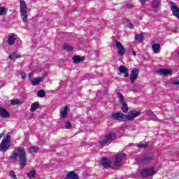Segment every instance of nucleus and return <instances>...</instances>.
<instances>
[{
	"label": "nucleus",
	"mask_w": 179,
	"mask_h": 179,
	"mask_svg": "<svg viewBox=\"0 0 179 179\" xmlns=\"http://www.w3.org/2000/svg\"><path fill=\"white\" fill-rule=\"evenodd\" d=\"M17 157L20 163V166L21 169H24V167L27 166V156H26L24 149L17 148L13 151V154L10 156V159L11 160H16Z\"/></svg>",
	"instance_id": "nucleus-1"
},
{
	"label": "nucleus",
	"mask_w": 179,
	"mask_h": 179,
	"mask_svg": "<svg viewBox=\"0 0 179 179\" xmlns=\"http://www.w3.org/2000/svg\"><path fill=\"white\" fill-rule=\"evenodd\" d=\"M141 115V112L138 110H131L129 111L128 115H125L124 113H112V118L113 120H117L118 121H134V118H136V117H139Z\"/></svg>",
	"instance_id": "nucleus-2"
},
{
	"label": "nucleus",
	"mask_w": 179,
	"mask_h": 179,
	"mask_svg": "<svg viewBox=\"0 0 179 179\" xmlns=\"http://www.w3.org/2000/svg\"><path fill=\"white\" fill-rule=\"evenodd\" d=\"M27 10L29 8H27V4H26V1L24 0L20 1V16L22 22L25 24L28 23L29 19V14H27Z\"/></svg>",
	"instance_id": "nucleus-3"
},
{
	"label": "nucleus",
	"mask_w": 179,
	"mask_h": 179,
	"mask_svg": "<svg viewBox=\"0 0 179 179\" xmlns=\"http://www.w3.org/2000/svg\"><path fill=\"white\" fill-rule=\"evenodd\" d=\"M141 177H153L156 174V169L153 166L144 168L140 170Z\"/></svg>",
	"instance_id": "nucleus-4"
},
{
	"label": "nucleus",
	"mask_w": 179,
	"mask_h": 179,
	"mask_svg": "<svg viewBox=\"0 0 179 179\" xmlns=\"http://www.w3.org/2000/svg\"><path fill=\"white\" fill-rule=\"evenodd\" d=\"M9 139H10V136H6V137L2 140L1 143H0L1 151H6L8 149H9L10 146Z\"/></svg>",
	"instance_id": "nucleus-5"
},
{
	"label": "nucleus",
	"mask_w": 179,
	"mask_h": 179,
	"mask_svg": "<svg viewBox=\"0 0 179 179\" xmlns=\"http://www.w3.org/2000/svg\"><path fill=\"white\" fill-rule=\"evenodd\" d=\"M116 136L117 134L110 133L108 134L103 139L101 140L100 143L101 145H104L105 143H107V142H110V141H114Z\"/></svg>",
	"instance_id": "nucleus-6"
},
{
	"label": "nucleus",
	"mask_w": 179,
	"mask_h": 179,
	"mask_svg": "<svg viewBox=\"0 0 179 179\" xmlns=\"http://www.w3.org/2000/svg\"><path fill=\"white\" fill-rule=\"evenodd\" d=\"M138 76H139V70L138 69H133L130 73L131 83H135V80L138 79Z\"/></svg>",
	"instance_id": "nucleus-7"
},
{
	"label": "nucleus",
	"mask_w": 179,
	"mask_h": 179,
	"mask_svg": "<svg viewBox=\"0 0 179 179\" xmlns=\"http://www.w3.org/2000/svg\"><path fill=\"white\" fill-rule=\"evenodd\" d=\"M157 73L162 76H171L173 75V70L170 69H161L157 71Z\"/></svg>",
	"instance_id": "nucleus-8"
},
{
	"label": "nucleus",
	"mask_w": 179,
	"mask_h": 179,
	"mask_svg": "<svg viewBox=\"0 0 179 179\" xmlns=\"http://www.w3.org/2000/svg\"><path fill=\"white\" fill-rule=\"evenodd\" d=\"M115 45L116 48H117L119 55L120 57H122V55L125 54V48H124V45H122L118 41H115Z\"/></svg>",
	"instance_id": "nucleus-9"
},
{
	"label": "nucleus",
	"mask_w": 179,
	"mask_h": 179,
	"mask_svg": "<svg viewBox=\"0 0 179 179\" xmlns=\"http://www.w3.org/2000/svg\"><path fill=\"white\" fill-rule=\"evenodd\" d=\"M171 9L173 16H176V17L179 19V8L177 5H176V3H171Z\"/></svg>",
	"instance_id": "nucleus-10"
},
{
	"label": "nucleus",
	"mask_w": 179,
	"mask_h": 179,
	"mask_svg": "<svg viewBox=\"0 0 179 179\" xmlns=\"http://www.w3.org/2000/svg\"><path fill=\"white\" fill-rule=\"evenodd\" d=\"M16 40H17V35L15 34H11L8 38L7 43L8 44V45H13Z\"/></svg>",
	"instance_id": "nucleus-11"
},
{
	"label": "nucleus",
	"mask_w": 179,
	"mask_h": 179,
	"mask_svg": "<svg viewBox=\"0 0 179 179\" xmlns=\"http://www.w3.org/2000/svg\"><path fill=\"white\" fill-rule=\"evenodd\" d=\"M153 160H155V156L152 155H147L141 159V162L148 164L150 163V162H153Z\"/></svg>",
	"instance_id": "nucleus-12"
},
{
	"label": "nucleus",
	"mask_w": 179,
	"mask_h": 179,
	"mask_svg": "<svg viewBox=\"0 0 179 179\" xmlns=\"http://www.w3.org/2000/svg\"><path fill=\"white\" fill-rule=\"evenodd\" d=\"M124 157H125V155L124 154H117L115 159V165L120 166L122 160H124Z\"/></svg>",
	"instance_id": "nucleus-13"
},
{
	"label": "nucleus",
	"mask_w": 179,
	"mask_h": 179,
	"mask_svg": "<svg viewBox=\"0 0 179 179\" xmlns=\"http://www.w3.org/2000/svg\"><path fill=\"white\" fill-rule=\"evenodd\" d=\"M101 164L105 167V169H110L111 167V161L107 158H103L101 160Z\"/></svg>",
	"instance_id": "nucleus-14"
},
{
	"label": "nucleus",
	"mask_w": 179,
	"mask_h": 179,
	"mask_svg": "<svg viewBox=\"0 0 179 179\" xmlns=\"http://www.w3.org/2000/svg\"><path fill=\"white\" fill-rule=\"evenodd\" d=\"M0 117L2 118H9V117H10V113H9L6 109L0 107Z\"/></svg>",
	"instance_id": "nucleus-15"
},
{
	"label": "nucleus",
	"mask_w": 179,
	"mask_h": 179,
	"mask_svg": "<svg viewBox=\"0 0 179 179\" xmlns=\"http://www.w3.org/2000/svg\"><path fill=\"white\" fill-rule=\"evenodd\" d=\"M66 179H79V176L73 171H70L66 176Z\"/></svg>",
	"instance_id": "nucleus-16"
},
{
	"label": "nucleus",
	"mask_w": 179,
	"mask_h": 179,
	"mask_svg": "<svg viewBox=\"0 0 179 179\" xmlns=\"http://www.w3.org/2000/svg\"><path fill=\"white\" fill-rule=\"evenodd\" d=\"M41 82H43L42 77H37L31 80V83L33 86H38V85H40Z\"/></svg>",
	"instance_id": "nucleus-17"
},
{
	"label": "nucleus",
	"mask_w": 179,
	"mask_h": 179,
	"mask_svg": "<svg viewBox=\"0 0 179 179\" xmlns=\"http://www.w3.org/2000/svg\"><path fill=\"white\" fill-rule=\"evenodd\" d=\"M119 71L120 73H124L125 76V78H128L129 76V74L128 73V69L125 67L124 66H120L119 67Z\"/></svg>",
	"instance_id": "nucleus-18"
},
{
	"label": "nucleus",
	"mask_w": 179,
	"mask_h": 179,
	"mask_svg": "<svg viewBox=\"0 0 179 179\" xmlns=\"http://www.w3.org/2000/svg\"><path fill=\"white\" fill-rule=\"evenodd\" d=\"M40 108V103L38 102H34L31 105L30 110L31 113H34V111H37Z\"/></svg>",
	"instance_id": "nucleus-19"
},
{
	"label": "nucleus",
	"mask_w": 179,
	"mask_h": 179,
	"mask_svg": "<svg viewBox=\"0 0 179 179\" xmlns=\"http://www.w3.org/2000/svg\"><path fill=\"white\" fill-rule=\"evenodd\" d=\"M73 61L74 64H80V62H83V61H85V57H79V56H74L73 57Z\"/></svg>",
	"instance_id": "nucleus-20"
},
{
	"label": "nucleus",
	"mask_w": 179,
	"mask_h": 179,
	"mask_svg": "<svg viewBox=\"0 0 179 179\" xmlns=\"http://www.w3.org/2000/svg\"><path fill=\"white\" fill-rule=\"evenodd\" d=\"M68 110H69V108H68V106H65L64 109L60 111V117L62 118H65V117L68 115Z\"/></svg>",
	"instance_id": "nucleus-21"
},
{
	"label": "nucleus",
	"mask_w": 179,
	"mask_h": 179,
	"mask_svg": "<svg viewBox=\"0 0 179 179\" xmlns=\"http://www.w3.org/2000/svg\"><path fill=\"white\" fill-rule=\"evenodd\" d=\"M152 49L153 50V52H155V54L159 53V51L160 50V44L159 43L152 44Z\"/></svg>",
	"instance_id": "nucleus-22"
},
{
	"label": "nucleus",
	"mask_w": 179,
	"mask_h": 179,
	"mask_svg": "<svg viewBox=\"0 0 179 179\" xmlns=\"http://www.w3.org/2000/svg\"><path fill=\"white\" fill-rule=\"evenodd\" d=\"M135 40L138 43H141L143 40V34H136L135 35Z\"/></svg>",
	"instance_id": "nucleus-23"
},
{
	"label": "nucleus",
	"mask_w": 179,
	"mask_h": 179,
	"mask_svg": "<svg viewBox=\"0 0 179 179\" xmlns=\"http://www.w3.org/2000/svg\"><path fill=\"white\" fill-rule=\"evenodd\" d=\"M147 115L152 118V120H154V121H156V120H157L156 115H155V113H153L152 110H147Z\"/></svg>",
	"instance_id": "nucleus-24"
},
{
	"label": "nucleus",
	"mask_w": 179,
	"mask_h": 179,
	"mask_svg": "<svg viewBox=\"0 0 179 179\" xmlns=\"http://www.w3.org/2000/svg\"><path fill=\"white\" fill-rule=\"evenodd\" d=\"M36 174H37L36 170H31L27 173V176L29 177V178H34Z\"/></svg>",
	"instance_id": "nucleus-25"
},
{
	"label": "nucleus",
	"mask_w": 179,
	"mask_h": 179,
	"mask_svg": "<svg viewBox=\"0 0 179 179\" xmlns=\"http://www.w3.org/2000/svg\"><path fill=\"white\" fill-rule=\"evenodd\" d=\"M9 59H11L12 61H14V59H17V58H20V55L18 53H13L9 55L8 57Z\"/></svg>",
	"instance_id": "nucleus-26"
},
{
	"label": "nucleus",
	"mask_w": 179,
	"mask_h": 179,
	"mask_svg": "<svg viewBox=\"0 0 179 179\" xmlns=\"http://www.w3.org/2000/svg\"><path fill=\"white\" fill-rule=\"evenodd\" d=\"M160 5H161L160 1H159L157 0H153L151 2L152 8H159Z\"/></svg>",
	"instance_id": "nucleus-27"
},
{
	"label": "nucleus",
	"mask_w": 179,
	"mask_h": 179,
	"mask_svg": "<svg viewBox=\"0 0 179 179\" xmlns=\"http://www.w3.org/2000/svg\"><path fill=\"white\" fill-rule=\"evenodd\" d=\"M63 48L64 50H65L66 51H73V46L66 43L63 45Z\"/></svg>",
	"instance_id": "nucleus-28"
},
{
	"label": "nucleus",
	"mask_w": 179,
	"mask_h": 179,
	"mask_svg": "<svg viewBox=\"0 0 179 179\" xmlns=\"http://www.w3.org/2000/svg\"><path fill=\"white\" fill-rule=\"evenodd\" d=\"M8 13V8L5 7H0V16H5Z\"/></svg>",
	"instance_id": "nucleus-29"
},
{
	"label": "nucleus",
	"mask_w": 179,
	"mask_h": 179,
	"mask_svg": "<svg viewBox=\"0 0 179 179\" xmlns=\"http://www.w3.org/2000/svg\"><path fill=\"white\" fill-rule=\"evenodd\" d=\"M40 150V148L37 146L30 147L29 148V153H36V152H38Z\"/></svg>",
	"instance_id": "nucleus-30"
},
{
	"label": "nucleus",
	"mask_w": 179,
	"mask_h": 179,
	"mask_svg": "<svg viewBox=\"0 0 179 179\" xmlns=\"http://www.w3.org/2000/svg\"><path fill=\"white\" fill-rule=\"evenodd\" d=\"M122 104V110L123 113H127L128 112V104H127L126 102H123Z\"/></svg>",
	"instance_id": "nucleus-31"
},
{
	"label": "nucleus",
	"mask_w": 179,
	"mask_h": 179,
	"mask_svg": "<svg viewBox=\"0 0 179 179\" xmlns=\"http://www.w3.org/2000/svg\"><path fill=\"white\" fill-rule=\"evenodd\" d=\"M117 97L119 99V103H124L125 101H124V95L118 92L117 94Z\"/></svg>",
	"instance_id": "nucleus-32"
},
{
	"label": "nucleus",
	"mask_w": 179,
	"mask_h": 179,
	"mask_svg": "<svg viewBox=\"0 0 179 179\" xmlns=\"http://www.w3.org/2000/svg\"><path fill=\"white\" fill-rule=\"evenodd\" d=\"M37 95L38 97L41 98L45 97V92L43 90H40L38 91Z\"/></svg>",
	"instance_id": "nucleus-33"
},
{
	"label": "nucleus",
	"mask_w": 179,
	"mask_h": 179,
	"mask_svg": "<svg viewBox=\"0 0 179 179\" xmlns=\"http://www.w3.org/2000/svg\"><path fill=\"white\" fill-rule=\"evenodd\" d=\"M16 104H20V99H13L11 100V105L12 106H16Z\"/></svg>",
	"instance_id": "nucleus-34"
},
{
	"label": "nucleus",
	"mask_w": 179,
	"mask_h": 179,
	"mask_svg": "<svg viewBox=\"0 0 179 179\" xmlns=\"http://www.w3.org/2000/svg\"><path fill=\"white\" fill-rule=\"evenodd\" d=\"M64 128L66 129H71V128H72V124H71V122H66L64 124Z\"/></svg>",
	"instance_id": "nucleus-35"
},
{
	"label": "nucleus",
	"mask_w": 179,
	"mask_h": 179,
	"mask_svg": "<svg viewBox=\"0 0 179 179\" xmlns=\"http://www.w3.org/2000/svg\"><path fill=\"white\" fill-rule=\"evenodd\" d=\"M10 177H13L14 179H16V174H15V171H11L10 172Z\"/></svg>",
	"instance_id": "nucleus-36"
},
{
	"label": "nucleus",
	"mask_w": 179,
	"mask_h": 179,
	"mask_svg": "<svg viewBox=\"0 0 179 179\" xmlns=\"http://www.w3.org/2000/svg\"><path fill=\"white\" fill-rule=\"evenodd\" d=\"M138 148H146V146H148V144H138Z\"/></svg>",
	"instance_id": "nucleus-37"
},
{
	"label": "nucleus",
	"mask_w": 179,
	"mask_h": 179,
	"mask_svg": "<svg viewBox=\"0 0 179 179\" xmlns=\"http://www.w3.org/2000/svg\"><path fill=\"white\" fill-rule=\"evenodd\" d=\"M16 41H17V45L18 46L22 45V41L20 39L17 38Z\"/></svg>",
	"instance_id": "nucleus-38"
},
{
	"label": "nucleus",
	"mask_w": 179,
	"mask_h": 179,
	"mask_svg": "<svg viewBox=\"0 0 179 179\" xmlns=\"http://www.w3.org/2000/svg\"><path fill=\"white\" fill-rule=\"evenodd\" d=\"M127 27H129V29H134V24H132L131 22H129L127 24Z\"/></svg>",
	"instance_id": "nucleus-39"
},
{
	"label": "nucleus",
	"mask_w": 179,
	"mask_h": 179,
	"mask_svg": "<svg viewBox=\"0 0 179 179\" xmlns=\"http://www.w3.org/2000/svg\"><path fill=\"white\" fill-rule=\"evenodd\" d=\"M148 1H150V0H140L142 5H145L146 2H148Z\"/></svg>",
	"instance_id": "nucleus-40"
},
{
	"label": "nucleus",
	"mask_w": 179,
	"mask_h": 179,
	"mask_svg": "<svg viewBox=\"0 0 179 179\" xmlns=\"http://www.w3.org/2000/svg\"><path fill=\"white\" fill-rule=\"evenodd\" d=\"M21 78H22V79H25L26 78V73H21Z\"/></svg>",
	"instance_id": "nucleus-41"
},
{
	"label": "nucleus",
	"mask_w": 179,
	"mask_h": 179,
	"mask_svg": "<svg viewBox=\"0 0 179 179\" xmlns=\"http://www.w3.org/2000/svg\"><path fill=\"white\" fill-rule=\"evenodd\" d=\"M45 76H48L47 72H44L43 74V78H45Z\"/></svg>",
	"instance_id": "nucleus-42"
},
{
	"label": "nucleus",
	"mask_w": 179,
	"mask_h": 179,
	"mask_svg": "<svg viewBox=\"0 0 179 179\" xmlns=\"http://www.w3.org/2000/svg\"><path fill=\"white\" fill-rule=\"evenodd\" d=\"M132 55H134V57H136V52L133 51V52H132Z\"/></svg>",
	"instance_id": "nucleus-43"
},
{
	"label": "nucleus",
	"mask_w": 179,
	"mask_h": 179,
	"mask_svg": "<svg viewBox=\"0 0 179 179\" xmlns=\"http://www.w3.org/2000/svg\"><path fill=\"white\" fill-rule=\"evenodd\" d=\"M28 76L29 78H31V76H33V73H29Z\"/></svg>",
	"instance_id": "nucleus-44"
},
{
	"label": "nucleus",
	"mask_w": 179,
	"mask_h": 179,
	"mask_svg": "<svg viewBox=\"0 0 179 179\" xmlns=\"http://www.w3.org/2000/svg\"><path fill=\"white\" fill-rule=\"evenodd\" d=\"M127 8H131L132 7V6L131 4H127Z\"/></svg>",
	"instance_id": "nucleus-45"
},
{
	"label": "nucleus",
	"mask_w": 179,
	"mask_h": 179,
	"mask_svg": "<svg viewBox=\"0 0 179 179\" xmlns=\"http://www.w3.org/2000/svg\"><path fill=\"white\" fill-rule=\"evenodd\" d=\"M3 137V134H0V139L2 138Z\"/></svg>",
	"instance_id": "nucleus-46"
}]
</instances>
